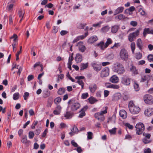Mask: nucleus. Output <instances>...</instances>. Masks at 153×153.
Segmentation results:
<instances>
[{
	"label": "nucleus",
	"instance_id": "obj_1",
	"mask_svg": "<svg viewBox=\"0 0 153 153\" xmlns=\"http://www.w3.org/2000/svg\"><path fill=\"white\" fill-rule=\"evenodd\" d=\"M112 70L114 72L117 73L118 75H122L126 71V70L123 65L118 62L114 64Z\"/></svg>",
	"mask_w": 153,
	"mask_h": 153
},
{
	"label": "nucleus",
	"instance_id": "obj_2",
	"mask_svg": "<svg viewBox=\"0 0 153 153\" xmlns=\"http://www.w3.org/2000/svg\"><path fill=\"white\" fill-rule=\"evenodd\" d=\"M128 107L130 112L133 114H137L140 110V108L139 107L135 105L132 101L129 102Z\"/></svg>",
	"mask_w": 153,
	"mask_h": 153
},
{
	"label": "nucleus",
	"instance_id": "obj_3",
	"mask_svg": "<svg viewBox=\"0 0 153 153\" xmlns=\"http://www.w3.org/2000/svg\"><path fill=\"white\" fill-rule=\"evenodd\" d=\"M119 56L120 59L123 61H126L128 58V54L127 51L124 48L122 49L119 52Z\"/></svg>",
	"mask_w": 153,
	"mask_h": 153
},
{
	"label": "nucleus",
	"instance_id": "obj_4",
	"mask_svg": "<svg viewBox=\"0 0 153 153\" xmlns=\"http://www.w3.org/2000/svg\"><path fill=\"white\" fill-rule=\"evenodd\" d=\"M136 134L138 135H140L142 134L145 130L144 125L142 123H137L135 127Z\"/></svg>",
	"mask_w": 153,
	"mask_h": 153
},
{
	"label": "nucleus",
	"instance_id": "obj_5",
	"mask_svg": "<svg viewBox=\"0 0 153 153\" xmlns=\"http://www.w3.org/2000/svg\"><path fill=\"white\" fill-rule=\"evenodd\" d=\"M145 102L147 104L152 105L153 104V97L151 95L146 94L144 95L143 97Z\"/></svg>",
	"mask_w": 153,
	"mask_h": 153
},
{
	"label": "nucleus",
	"instance_id": "obj_6",
	"mask_svg": "<svg viewBox=\"0 0 153 153\" xmlns=\"http://www.w3.org/2000/svg\"><path fill=\"white\" fill-rule=\"evenodd\" d=\"M140 31L138 30H136L135 32L130 33L128 36V40L132 42L134 40V39H135L139 34Z\"/></svg>",
	"mask_w": 153,
	"mask_h": 153
},
{
	"label": "nucleus",
	"instance_id": "obj_7",
	"mask_svg": "<svg viewBox=\"0 0 153 153\" xmlns=\"http://www.w3.org/2000/svg\"><path fill=\"white\" fill-rule=\"evenodd\" d=\"M109 69L108 67L103 68L101 72L100 76L102 78L106 77L109 74Z\"/></svg>",
	"mask_w": 153,
	"mask_h": 153
},
{
	"label": "nucleus",
	"instance_id": "obj_8",
	"mask_svg": "<svg viewBox=\"0 0 153 153\" xmlns=\"http://www.w3.org/2000/svg\"><path fill=\"white\" fill-rule=\"evenodd\" d=\"M121 83L125 85H129L130 84L131 79L128 76H124L121 78Z\"/></svg>",
	"mask_w": 153,
	"mask_h": 153
},
{
	"label": "nucleus",
	"instance_id": "obj_9",
	"mask_svg": "<svg viewBox=\"0 0 153 153\" xmlns=\"http://www.w3.org/2000/svg\"><path fill=\"white\" fill-rule=\"evenodd\" d=\"M91 65L95 71L98 72L101 69L102 66L100 64H97L96 62H94L91 63Z\"/></svg>",
	"mask_w": 153,
	"mask_h": 153
},
{
	"label": "nucleus",
	"instance_id": "obj_10",
	"mask_svg": "<svg viewBox=\"0 0 153 153\" xmlns=\"http://www.w3.org/2000/svg\"><path fill=\"white\" fill-rule=\"evenodd\" d=\"M77 46L78 47L80 51L82 52H84L86 50V47L83 45V42H79L77 43Z\"/></svg>",
	"mask_w": 153,
	"mask_h": 153
},
{
	"label": "nucleus",
	"instance_id": "obj_11",
	"mask_svg": "<svg viewBox=\"0 0 153 153\" xmlns=\"http://www.w3.org/2000/svg\"><path fill=\"white\" fill-rule=\"evenodd\" d=\"M88 88L91 92L94 93L98 88L97 86L95 83H92L89 86Z\"/></svg>",
	"mask_w": 153,
	"mask_h": 153
},
{
	"label": "nucleus",
	"instance_id": "obj_12",
	"mask_svg": "<svg viewBox=\"0 0 153 153\" xmlns=\"http://www.w3.org/2000/svg\"><path fill=\"white\" fill-rule=\"evenodd\" d=\"M94 116L95 118L100 121H103L105 119L104 116L100 114L99 112L96 113L94 114Z\"/></svg>",
	"mask_w": 153,
	"mask_h": 153
},
{
	"label": "nucleus",
	"instance_id": "obj_13",
	"mask_svg": "<svg viewBox=\"0 0 153 153\" xmlns=\"http://www.w3.org/2000/svg\"><path fill=\"white\" fill-rule=\"evenodd\" d=\"M80 107V105L79 103H74L71 105V109L72 111H75L79 108Z\"/></svg>",
	"mask_w": 153,
	"mask_h": 153
},
{
	"label": "nucleus",
	"instance_id": "obj_14",
	"mask_svg": "<svg viewBox=\"0 0 153 153\" xmlns=\"http://www.w3.org/2000/svg\"><path fill=\"white\" fill-rule=\"evenodd\" d=\"M150 79V77L149 75L147 74L143 75L141 76V81L148 83Z\"/></svg>",
	"mask_w": 153,
	"mask_h": 153
},
{
	"label": "nucleus",
	"instance_id": "obj_15",
	"mask_svg": "<svg viewBox=\"0 0 153 153\" xmlns=\"http://www.w3.org/2000/svg\"><path fill=\"white\" fill-rule=\"evenodd\" d=\"M145 114L148 116H150L153 114V108H149L146 110L144 111Z\"/></svg>",
	"mask_w": 153,
	"mask_h": 153
},
{
	"label": "nucleus",
	"instance_id": "obj_16",
	"mask_svg": "<svg viewBox=\"0 0 153 153\" xmlns=\"http://www.w3.org/2000/svg\"><path fill=\"white\" fill-rule=\"evenodd\" d=\"M110 81L112 83H117L119 82V78L117 76L114 75L110 78Z\"/></svg>",
	"mask_w": 153,
	"mask_h": 153
},
{
	"label": "nucleus",
	"instance_id": "obj_17",
	"mask_svg": "<svg viewBox=\"0 0 153 153\" xmlns=\"http://www.w3.org/2000/svg\"><path fill=\"white\" fill-rule=\"evenodd\" d=\"M130 70L133 74H138V70L136 67L134 66L133 64L130 65Z\"/></svg>",
	"mask_w": 153,
	"mask_h": 153
},
{
	"label": "nucleus",
	"instance_id": "obj_18",
	"mask_svg": "<svg viewBox=\"0 0 153 153\" xmlns=\"http://www.w3.org/2000/svg\"><path fill=\"white\" fill-rule=\"evenodd\" d=\"M71 132L69 133V134L71 136L74 135V134L77 133L78 132V129L75 125H74L72 129L71 130Z\"/></svg>",
	"mask_w": 153,
	"mask_h": 153
},
{
	"label": "nucleus",
	"instance_id": "obj_19",
	"mask_svg": "<svg viewBox=\"0 0 153 153\" xmlns=\"http://www.w3.org/2000/svg\"><path fill=\"white\" fill-rule=\"evenodd\" d=\"M62 108L59 105H58L56 108V109L53 111V113L55 115H59L60 114Z\"/></svg>",
	"mask_w": 153,
	"mask_h": 153
},
{
	"label": "nucleus",
	"instance_id": "obj_20",
	"mask_svg": "<svg viewBox=\"0 0 153 153\" xmlns=\"http://www.w3.org/2000/svg\"><path fill=\"white\" fill-rule=\"evenodd\" d=\"M98 39L97 37L94 36L90 37L88 40V42L89 43H92L97 41Z\"/></svg>",
	"mask_w": 153,
	"mask_h": 153
},
{
	"label": "nucleus",
	"instance_id": "obj_21",
	"mask_svg": "<svg viewBox=\"0 0 153 153\" xmlns=\"http://www.w3.org/2000/svg\"><path fill=\"white\" fill-rule=\"evenodd\" d=\"M119 114L120 116L123 119H125L127 117V114L126 111L123 110L120 111Z\"/></svg>",
	"mask_w": 153,
	"mask_h": 153
},
{
	"label": "nucleus",
	"instance_id": "obj_22",
	"mask_svg": "<svg viewBox=\"0 0 153 153\" xmlns=\"http://www.w3.org/2000/svg\"><path fill=\"white\" fill-rule=\"evenodd\" d=\"M75 59L77 63L80 62L82 60V56L80 54L77 53L75 58Z\"/></svg>",
	"mask_w": 153,
	"mask_h": 153
},
{
	"label": "nucleus",
	"instance_id": "obj_23",
	"mask_svg": "<svg viewBox=\"0 0 153 153\" xmlns=\"http://www.w3.org/2000/svg\"><path fill=\"white\" fill-rule=\"evenodd\" d=\"M106 87L114 89H118L120 88V86L118 85L109 84L108 85H106Z\"/></svg>",
	"mask_w": 153,
	"mask_h": 153
},
{
	"label": "nucleus",
	"instance_id": "obj_24",
	"mask_svg": "<svg viewBox=\"0 0 153 153\" xmlns=\"http://www.w3.org/2000/svg\"><path fill=\"white\" fill-rule=\"evenodd\" d=\"M124 9V8L123 7H119L115 10L114 12V15H116L118 14L122 13L123 12Z\"/></svg>",
	"mask_w": 153,
	"mask_h": 153
},
{
	"label": "nucleus",
	"instance_id": "obj_25",
	"mask_svg": "<svg viewBox=\"0 0 153 153\" xmlns=\"http://www.w3.org/2000/svg\"><path fill=\"white\" fill-rule=\"evenodd\" d=\"M74 114L72 113L70 111H67L64 114V117L67 119H70L72 118Z\"/></svg>",
	"mask_w": 153,
	"mask_h": 153
},
{
	"label": "nucleus",
	"instance_id": "obj_26",
	"mask_svg": "<svg viewBox=\"0 0 153 153\" xmlns=\"http://www.w3.org/2000/svg\"><path fill=\"white\" fill-rule=\"evenodd\" d=\"M115 18L118 20L128 19V18L126 17L125 16L121 14L117 15L115 17Z\"/></svg>",
	"mask_w": 153,
	"mask_h": 153
},
{
	"label": "nucleus",
	"instance_id": "obj_27",
	"mask_svg": "<svg viewBox=\"0 0 153 153\" xmlns=\"http://www.w3.org/2000/svg\"><path fill=\"white\" fill-rule=\"evenodd\" d=\"M97 45L101 50H104L106 48L103 42L101 41L97 44Z\"/></svg>",
	"mask_w": 153,
	"mask_h": 153
},
{
	"label": "nucleus",
	"instance_id": "obj_28",
	"mask_svg": "<svg viewBox=\"0 0 153 153\" xmlns=\"http://www.w3.org/2000/svg\"><path fill=\"white\" fill-rule=\"evenodd\" d=\"M137 45L140 50L142 49V42L141 39H138L137 41Z\"/></svg>",
	"mask_w": 153,
	"mask_h": 153
},
{
	"label": "nucleus",
	"instance_id": "obj_29",
	"mask_svg": "<svg viewBox=\"0 0 153 153\" xmlns=\"http://www.w3.org/2000/svg\"><path fill=\"white\" fill-rule=\"evenodd\" d=\"M119 27L118 25H115L112 26L111 28V32L113 33H116L118 30Z\"/></svg>",
	"mask_w": 153,
	"mask_h": 153
},
{
	"label": "nucleus",
	"instance_id": "obj_30",
	"mask_svg": "<svg viewBox=\"0 0 153 153\" xmlns=\"http://www.w3.org/2000/svg\"><path fill=\"white\" fill-rule=\"evenodd\" d=\"M89 103L91 104H93L97 102V100L95 98L91 97L88 99Z\"/></svg>",
	"mask_w": 153,
	"mask_h": 153
},
{
	"label": "nucleus",
	"instance_id": "obj_31",
	"mask_svg": "<svg viewBox=\"0 0 153 153\" xmlns=\"http://www.w3.org/2000/svg\"><path fill=\"white\" fill-rule=\"evenodd\" d=\"M88 67V63H81L80 65V70L82 71L86 69Z\"/></svg>",
	"mask_w": 153,
	"mask_h": 153
},
{
	"label": "nucleus",
	"instance_id": "obj_32",
	"mask_svg": "<svg viewBox=\"0 0 153 153\" xmlns=\"http://www.w3.org/2000/svg\"><path fill=\"white\" fill-rule=\"evenodd\" d=\"M122 97L121 94L120 93H117L115 94L114 95V99L117 100L120 99Z\"/></svg>",
	"mask_w": 153,
	"mask_h": 153
},
{
	"label": "nucleus",
	"instance_id": "obj_33",
	"mask_svg": "<svg viewBox=\"0 0 153 153\" xmlns=\"http://www.w3.org/2000/svg\"><path fill=\"white\" fill-rule=\"evenodd\" d=\"M74 59V57H73V53H72V54L69 57V59H68V65L69 66H70V67H69V68H71V66L72 65V61Z\"/></svg>",
	"mask_w": 153,
	"mask_h": 153
},
{
	"label": "nucleus",
	"instance_id": "obj_34",
	"mask_svg": "<svg viewBox=\"0 0 153 153\" xmlns=\"http://www.w3.org/2000/svg\"><path fill=\"white\" fill-rule=\"evenodd\" d=\"M21 142L25 144H27L29 142V141L27 140V136L26 135H24L22 137Z\"/></svg>",
	"mask_w": 153,
	"mask_h": 153
},
{
	"label": "nucleus",
	"instance_id": "obj_35",
	"mask_svg": "<svg viewBox=\"0 0 153 153\" xmlns=\"http://www.w3.org/2000/svg\"><path fill=\"white\" fill-rule=\"evenodd\" d=\"M65 91V88H59L57 91V93L59 95H61L64 94Z\"/></svg>",
	"mask_w": 153,
	"mask_h": 153
},
{
	"label": "nucleus",
	"instance_id": "obj_36",
	"mask_svg": "<svg viewBox=\"0 0 153 153\" xmlns=\"http://www.w3.org/2000/svg\"><path fill=\"white\" fill-rule=\"evenodd\" d=\"M150 28H145L144 29L143 34L144 37H146L147 34H150Z\"/></svg>",
	"mask_w": 153,
	"mask_h": 153
},
{
	"label": "nucleus",
	"instance_id": "obj_37",
	"mask_svg": "<svg viewBox=\"0 0 153 153\" xmlns=\"http://www.w3.org/2000/svg\"><path fill=\"white\" fill-rule=\"evenodd\" d=\"M108 108L107 107H103L102 109V110L99 113L102 115H103L104 114H105L107 113V110Z\"/></svg>",
	"mask_w": 153,
	"mask_h": 153
},
{
	"label": "nucleus",
	"instance_id": "obj_38",
	"mask_svg": "<svg viewBox=\"0 0 153 153\" xmlns=\"http://www.w3.org/2000/svg\"><path fill=\"white\" fill-rule=\"evenodd\" d=\"M134 89L136 91H138L140 90L139 85L136 82H134Z\"/></svg>",
	"mask_w": 153,
	"mask_h": 153
},
{
	"label": "nucleus",
	"instance_id": "obj_39",
	"mask_svg": "<svg viewBox=\"0 0 153 153\" xmlns=\"http://www.w3.org/2000/svg\"><path fill=\"white\" fill-rule=\"evenodd\" d=\"M112 43V41L111 38H108L105 44V46L106 48Z\"/></svg>",
	"mask_w": 153,
	"mask_h": 153
},
{
	"label": "nucleus",
	"instance_id": "obj_40",
	"mask_svg": "<svg viewBox=\"0 0 153 153\" xmlns=\"http://www.w3.org/2000/svg\"><path fill=\"white\" fill-rule=\"evenodd\" d=\"M135 44L134 42H132L131 44V48L133 53H134V50L135 49Z\"/></svg>",
	"mask_w": 153,
	"mask_h": 153
},
{
	"label": "nucleus",
	"instance_id": "obj_41",
	"mask_svg": "<svg viewBox=\"0 0 153 153\" xmlns=\"http://www.w3.org/2000/svg\"><path fill=\"white\" fill-rule=\"evenodd\" d=\"M19 97V93H16L14 94L13 96V99L15 100H18Z\"/></svg>",
	"mask_w": 153,
	"mask_h": 153
},
{
	"label": "nucleus",
	"instance_id": "obj_42",
	"mask_svg": "<svg viewBox=\"0 0 153 153\" xmlns=\"http://www.w3.org/2000/svg\"><path fill=\"white\" fill-rule=\"evenodd\" d=\"M142 57V54L140 52L137 53H136L135 57L137 59H140Z\"/></svg>",
	"mask_w": 153,
	"mask_h": 153
},
{
	"label": "nucleus",
	"instance_id": "obj_43",
	"mask_svg": "<svg viewBox=\"0 0 153 153\" xmlns=\"http://www.w3.org/2000/svg\"><path fill=\"white\" fill-rule=\"evenodd\" d=\"M88 35V32H86L84 35H82L79 36H78L79 38V40L81 39L82 40L85 37H86Z\"/></svg>",
	"mask_w": 153,
	"mask_h": 153
},
{
	"label": "nucleus",
	"instance_id": "obj_44",
	"mask_svg": "<svg viewBox=\"0 0 153 153\" xmlns=\"http://www.w3.org/2000/svg\"><path fill=\"white\" fill-rule=\"evenodd\" d=\"M109 28L108 26H106L103 27L101 29V31L102 32L105 33L107 32L109 30Z\"/></svg>",
	"mask_w": 153,
	"mask_h": 153
},
{
	"label": "nucleus",
	"instance_id": "obj_45",
	"mask_svg": "<svg viewBox=\"0 0 153 153\" xmlns=\"http://www.w3.org/2000/svg\"><path fill=\"white\" fill-rule=\"evenodd\" d=\"M117 128H114L109 130V131L111 134H115L116 132V130Z\"/></svg>",
	"mask_w": 153,
	"mask_h": 153
},
{
	"label": "nucleus",
	"instance_id": "obj_46",
	"mask_svg": "<svg viewBox=\"0 0 153 153\" xmlns=\"http://www.w3.org/2000/svg\"><path fill=\"white\" fill-rule=\"evenodd\" d=\"M61 100V99L59 97L56 98L54 100V102L56 104H58L59 103Z\"/></svg>",
	"mask_w": 153,
	"mask_h": 153
},
{
	"label": "nucleus",
	"instance_id": "obj_47",
	"mask_svg": "<svg viewBox=\"0 0 153 153\" xmlns=\"http://www.w3.org/2000/svg\"><path fill=\"white\" fill-rule=\"evenodd\" d=\"M88 139L90 140L92 138L93 133L91 132H88L87 134Z\"/></svg>",
	"mask_w": 153,
	"mask_h": 153
},
{
	"label": "nucleus",
	"instance_id": "obj_48",
	"mask_svg": "<svg viewBox=\"0 0 153 153\" xmlns=\"http://www.w3.org/2000/svg\"><path fill=\"white\" fill-rule=\"evenodd\" d=\"M88 97V93H85L82 94L81 98L82 99H86Z\"/></svg>",
	"mask_w": 153,
	"mask_h": 153
},
{
	"label": "nucleus",
	"instance_id": "obj_49",
	"mask_svg": "<svg viewBox=\"0 0 153 153\" xmlns=\"http://www.w3.org/2000/svg\"><path fill=\"white\" fill-rule=\"evenodd\" d=\"M77 82L80 85H81L82 87L81 89H83L84 85L83 81L82 80H78L77 81Z\"/></svg>",
	"mask_w": 153,
	"mask_h": 153
},
{
	"label": "nucleus",
	"instance_id": "obj_50",
	"mask_svg": "<svg viewBox=\"0 0 153 153\" xmlns=\"http://www.w3.org/2000/svg\"><path fill=\"white\" fill-rule=\"evenodd\" d=\"M125 125L126 126L128 127L130 129H132L134 128L133 126L132 125H130L129 123H125Z\"/></svg>",
	"mask_w": 153,
	"mask_h": 153
},
{
	"label": "nucleus",
	"instance_id": "obj_51",
	"mask_svg": "<svg viewBox=\"0 0 153 153\" xmlns=\"http://www.w3.org/2000/svg\"><path fill=\"white\" fill-rule=\"evenodd\" d=\"M25 14V12L20 10L19 11L18 15L19 17L20 18H23Z\"/></svg>",
	"mask_w": 153,
	"mask_h": 153
},
{
	"label": "nucleus",
	"instance_id": "obj_52",
	"mask_svg": "<svg viewBox=\"0 0 153 153\" xmlns=\"http://www.w3.org/2000/svg\"><path fill=\"white\" fill-rule=\"evenodd\" d=\"M18 36L16 34H14L10 38V39H13V41L14 42L17 41Z\"/></svg>",
	"mask_w": 153,
	"mask_h": 153
},
{
	"label": "nucleus",
	"instance_id": "obj_53",
	"mask_svg": "<svg viewBox=\"0 0 153 153\" xmlns=\"http://www.w3.org/2000/svg\"><path fill=\"white\" fill-rule=\"evenodd\" d=\"M139 12L140 13V14L142 16H145L146 13L145 12L142 8H140L139 10Z\"/></svg>",
	"mask_w": 153,
	"mask_h": 153
},
{
	"label": "nucleus",
	"instance_id": "obj_54",
	"mask_svg": "<svg viewBox=\"0 0 153 153\" xmlns=\"http://www.w3.org/2000/svg\"><path fill=\"white\" fill-rule=\"evenodd\" d=\"M148 59L150 62H153V55L150 54L148 56Z\"/></svg>",
	"mask_w": 153,
	"mask_h": 153
},
{
	"label": "nucleus",
	"instance_id": "obj_55",
	"mask_svg": "<svg viewBox=\"0 0 153 153\" xmlns=\"http://www.w3.org/2000/svg\"><path fill=\"white\" fill-rule=\"evenodd\" d=\"M79 112L80 114L79 115V117L80 118H82L85 115V112L81 110L79 111Z\"/></svg>",
	"mask_w": 153,
	"mask_h": 153
},
{
	"label": "nucleus",
	"instance_id": "obj_56",
	"mask_svg": "<svg viewBox=\"0 0 153 153\" xmlns=\"http://www.w3.org/2000/svg\"><path fill=\"white\" fill-rule=\"evenodd\" d=\"M143 136L145 137V138H146L147 139H149L151 137L150 134L148 133H144L143 134Z\"/></svg>",
	"mask_w": 153,
	"mask_h": 153
},
{
	"label": "nucleus",
	"instance_id": "obj_57",
	"mask_svg": "<svg viewBox=\"0 0 153 153\" xmlns=\"http://www.w3.org/2000/svg\"><path fill=\"white\" fill-rule=\"evenodd\" d=\"M76 149H75L74 150H76L78 153H81L82 152V150L80 146H78L76 147Z\"/></svg>",
	"mask_w": 153,
	"mask_h": 153
},
{
	"label": "nucleus",
	"instance_id": "obj_58",
	"mask_svg": "<svg viewBox=\"0 0 153 153\" xmlns=\"http://www.w3.org/2000/svg\"><path fill=\"white\" fill-rule=\"evenodd\" d=\"M34 136V134L33 131H30L29 133V138L30 139H32Z\"/></svg>",
	"mask_w": 153,
	"mask_h": 153
},
{
	"label": "nucleus",
	"instance_id": "obj_59",
	"mask_svg": "<svg viewBox=\"0 0 153 153\" xmlns=\"http://www.w3.org/2000/svg\"><path fill=\"white\" fill-rule=\"evenodd\" d=\"M142 141L145 144H147L151 142V141L150 140H147L146 138H144L143 140Z\"/></svg>",
	"mask_w": 153,
	"mask_h": 153
},
{
	"label": "nucleus",
	"instance_id": "obj_60",
	"mask_svg": "<svg viewBox=\"0 0 153 153\" xmlns=\"http://www.w3.org/2000/svg\"><path fill=\"white\" fill-rule=\"evenodd\" d=\"M58 29L59 27H53L52 30L53 33H56L58 30Z\"/></svg>",
	"mask_w": 153,
	"mask_h": 153
},
{
	"label": "nucleus",
	"instance_id": "obj_61",
	"mask_svg": "<svg viewBox=\"0 0 153 153\" xmlns=\"http://www.w3.org/2000/svg\"><path fill=\"white\" fill-rule=\"evenodd\" d=\"M19 65H16V64L13 63L12 66L11 70H13L15 68L19 69Z\"/></svg>",
	"mask_w": 153,
	"mask_h": 153
},
{
	"label": "nucleus",
	"instance_id": "obj_62",
	"mask_svg": "<svg viewBox=\"0 0 153 153\" xmlns=\"http://www.w3.org/2000/svg\"><path fill=\"white\" fill-rule=\"evenodd\" d=\"M39 66H40L41 67H42L43 66L42 65L40 64V62H37L34 65L33 67L34 68H35L36 67Z\"/></svg>",
	"mask_w": 153,
	"mask_h": 153
},
{
	"label": "nucleus",
	"instance_id": "obj_63",
	"mask_svg": "<svg viewBox=\"0 0 153 153\" xmlns=\"http://www.w3.org/2000/svg\"><path fill=\"white\" fill-rule=\"evenodd\" d=\"M120 43H115L114 45H113V46L111 47V49H113L114 48H118L120 46Z\"/></svg>",
	"mask_w": 153,
	"mask_h": 153
},
{
	"label": "nucleus",
	"instance_id": "obj_64",
	"mask_svg": "<svg viewBox=\"0 0 153 153\" xmlns=\"http://www.w3.org/2000/svg\"><path fill=\"white\" fill-rule=\"evenodd\" d=\"M71 143L74 147H77L78 146L77 144L74 140H71Z\"/></svg>",
	"mask_w": 153,
	"mask_h": 153
}]
</instances>
